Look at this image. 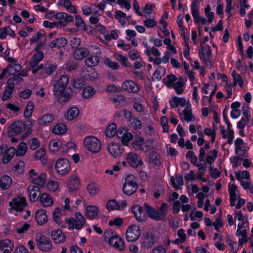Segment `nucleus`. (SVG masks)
I'll return each instance as SVG.
<instances>
[{"instance_id":"60","label":"nucleus","mask_w":253,"mask_h":253,"mask_svg":"<svg viewBox=\"0 0 253 253\" xmlns=\"http://www.w3.org/2000/svg\"><path fill=\"white\" fill-rule=\"evenodd\" d=\"M49 148L51 152H55L58 151L59 149V142L57 140L50 141Z\"/></svg>"},{"instance_id":"33","label":"nucleus","mask_w":253,"mask_h":253,"mask_svg":"<svg viewBox=\"0 0 253 253\" xmlns=\"http://www.w3.org/2000/svg\"><path fill=\"white\" fill-rule=\"evenodd\" d=\"M99 58L96 55H92L86 58L85 60V64L89 67L95 66L99 63Z\"/></svg>"},{"instance_id":"41","label":"nucleus","mask_w":253,"mask_h":253,"mask_svg":"<svg viewBox=\"0 0 253 253\" xmlns=\"http://www.w3.org/2000/svg\"><path fill=\"white\" fill-rule=\"evenodd\" d=\"M184 119L187 122H189L194 120V117L192 115L191 106L188 105L183 110Z\"/></svg>"},{"instance_id":"53","label":"nucleus","mask_w":253,"mask_h":253,"mask_svg":"<svg viewBox=\"0 0 253 253\" xmlns=\"http://www.w3.org/2000/svg\"><path fill=\"white\" fill-rule=\"evenodd\" d=\"M104 63L114 70L118 69L120 67V65L117 62L111 61L109 58H105Z\"/></svg>"},{"instance_id":"58","label":"nucleus","mask_w":253,"mask_h":253,"mask_svg":"<svg viewBox=\"0 0 253 253\" xmlns=\"http://www.w3.org/2000/svg\"><path fill=\"white\" fill-rule=\"evenodd\" d=\"M172 101L173 103H175V105H176V107H178V105L184 107L186 105V100L183 98L174 96L172 97Z\"/></svg>"},{"instance_id":"38","label":"nucleus","mask_w":253,"mask_h":253,"mask_svg":"<svg viewBox=\"0 0 253 253\" xmlns=\"http://www.w3.org/2000/svg\"><path fill=\"white\" fill-rule=\"evenodd\" d=\"M165 71L166 70L164 67L161 66L158 67L153 75V79L160 81L164 75Z\"/></svg>"},{"instance_id":"3","label":"nucleus","mask_w":253,"mask_h":253,"mask_svg":"<svg viewBox=\"0 0 253 253\" xmlns=\"http://www.w3.org/2000/svg\"><path fill=\"white\" fill-rule=\"evenodd\" d=\"M84 144L86 149L93 153H98L101 150V142L97 137L94 136L86 137L84 140Z\"/></svg>"},{"instance_id":"56","label":"nucleus","mask_w":253,"mask_h":253,"mask_svg":"<svg viewBox=\"0 0 253 253\" xmlns=\"http://www.w3.org/2000/svg\"><path fill=\"white\" fill-rule=\"evenodd\" d=\"M28 145L32 150H35L39 147L40 143L37 138H33L29 141Z\"/></svg>"},{"instance_id":"59","label":"nucleus","mask_w":253,"mask_h":253,"mask_svg":"<svg viewBox=\"0 0 253 253\" xmlns=\"http://www.w3.org/2000/svg\"><path fill=\"white\" fill-rule=\"evenodd\" d=\"M45 34V33L43 30H40L32 37V39L30 40L31 43L32 44L33 43L38 41V40L42 37H43Z\"/></svg>"},{"instance_id":"6","label":"nucleus","mask_w":253,"mask_h":253,"mask_svg":"<svg viewBox=\"0 0 253 253\" xmlns=\"http://www.w3.org/2000/svg\"><path fill=\"white\" fill-rule=\"evenodd\" d=\"M199 54L201 59L205 63L206 65L211 68V63L210 57L211 55V51L210 46L209 45L206 46L201 45Z\"/></svg>"},{"instance_id":"57","label":"nucleus","mask_w":253,"mask_h":253,"mask_svg":"<svg viewBox=\"0 0 253 253\" xmlns=\"http://www.w3.org/2000/svg\"><path fill=\"white\" fill-rule=\"evenodd\" d=\"M116 235L112 230L109 229L106 230L104 233V238L105 241L109 242L113 237Z\"/></svg>"},{"instance_id":"37","label":"nucleus","mask_w":253,"mask_h":253,"mask_svg":"<svg viewBox=\"0 0 253 253\" xmlns=\"http://www.w3.org/2000/svg\"><path fill=\"white\" fill-rule=\"evenodd\" d=\"M56 69L57 66L55 64L47 63L44 65L42 73L50 75L53 73Z\"/></svg>"},{"instance_id":"44","label":"nucleus","mask_w":253,"mask_h":253,"mask_svg":"<svg viewBox=\"0 0 253 253\" xmlns=\"http://www.w3.org/2000/svg\"><path fill=\"white\" fill-rule=\"evenodd\" d=\"M87 74L84 75V78L86 80L92 81L97 78L98 74L95 70L93 68H90L87 70Z\"/></svg>"},{"instance_id":"34","label":"nucleus","mask_w":253,"mask_h":253,"mask_svg":"<svg viewBox=\"0 0 253 253\" xmlns=\"http://www.w3.org/2000/svg\"><path fill=\"white\" fill-rule=\"evenodd\" d=\"M86 216L90 219L95 217L98 214V208L94 206H88L86 209Z\"/></svg>"},{"instance_id":"11","label":"nucleus","mask_w":253,"mask_h":253,"mask_svg":"<svg viewBox=\"0 0 253 253\" xmlns=\"http://www.w3.org/2000/svg\"><path fill=\"white\" fill-rule=\"evenodd\" d=\"M37 242L38 248L42 251L48 252L52 249L51 241L44 235L41 236L37 239Z\"/></svg>"},{"instance_id":"50","label":"nucleus","mask_w":253,"mask_h":253,"mask_svg":"<svg viewBox=\"0 0 253 253\" xmlns=\"http://www.w3.org/2000/svg\"><path fill=\"white\" fill-rule=\"evenodd\" d=\"M210 153L211 155L207 156V162L210 165H211L217 158L218 152L216 150H212L210 152Z\"/></svg>"},{"instance_id":"5","label":"nucleus","mask_w":253,"mask_h":253,"mask_svg":"<svg viewBox=\"0 0 253 253\" xmlns=\"http://www.w3.org/2000/svg\"><path fill=\"white\" fill-rule=\"evenodd\" d=\"M26 205V199L18 195L13 198L12 201L9 202V206L11 207V209L17 211H22Z\"/></svg>"},{"instance_id":"7","label":"nucleus","mask_w":253,"mask_h":253,"mask_svg":"<svg viewBox=\"0 0 253 253\" xmlns=\"http://www.w3.org/2000/svg\"><path fill=\"white\" fill-rule=\"evenodd\" d=\"M25 129V125L22 121L14 122L9 126L8 135L9 137H12L19 135Z\"/></svg>"},{"instance_id":"22","label":"nucleus","mask_w":253,"mask_h":253,"mask_svg":"<svg viewBox=\"0 0 253 253\" xmlns=\"http://www.w3.org/2000/svg\"><path fill=\"white\" fill-rule=\"evenodd\" d=\"M52 239L56 244H60L64 242L66 240L64 234L60 229L52 231L51 233Z\"/></svg>"},{"instance_id":"42","label":"nucleus","mask_w":253,"mask_h":253,"mask_svg":"<svg viewBox=\"0 0 253 253\" xmlns=\"http://www.w3.org/2000/svg\"><path fill=\"white\" fill-rule=\"evenodd\" d=\"M117 133V126L116 124L109 125L106 130V134L109 137H112Z\"/></svg>"},{"instance_id":"28","label":"nucleus","mask_w":253,"mask_h":253,"mask_svg":"<svg viewBox=\"0 0 253 253\" xmlns=\"http://www.w3.org/2000/svg\"><path fill=\"white\" fill-rule=\"evenodd\" d=\"M67 44V40L64 38H60L52 41L49 46L52 48L54 47H57L59 48L65 46Z\"/></svg>"},{"instance_id":"46","label":"nucleus","mask_w":253,"mask_h":253,"mask_svg":"<svg viewBox=\"0 0 253 253\" xmlns=\"http://www.w3.org/2000/svg\"><path fill=\"white\" fill-rule=\"evenodd\" d=\"M232 76L234 79L233 85L236 86L237 84H238L240 86L242 87L243 85V81L241 76L238 74L235 71L232 73Z\"/></svg>"},{"instance_id":"19","label":"nucleus","mask_w":253,"mask_h":253,"mask_svg":"<svg viewBox=\"0 0 253 253\" xmlns=\"http://www.w3.org/2000/svg\"><path fill=\"white\" fill-rule=\"evenodd\" d=\"M199 1L198 0H194L191 5L192 15L195 23H200L202 18L199 15Z\"/></svg>"},{"instance_id":"14","label":"nucleus","mask_w":253,"mask_h":253,"mask_svg":"<svg viewBox=\"0 0 253 253\" xmlns=\"http://www.w3.org/2000/svg\"><path fill=\"white\" fill-rule=\"evenodd\" d=\"M21 70V66L19 64H14L7 66L4 69L0 75V80L2 79L7 74L8 76L13 75Z\"/></svg>"},{"instance_id":"52","label":"nucleus","mask_w":253,"mask_h":253,"mask_svg":"<svg viewBox=\"0 0 253 253\" xmlns=\"http://www.w3.org/2000/svg\"><path fill=\"white\" fill-rule=\"evenodd\" d=\"M87 190L89 194L94 196L99 191V189L95 183H90L87 187Z\"/></svg>"},{"instance_id":"36","label":"nucleus","mask_w":253,"mask_h":253,"mask_svg":"<svg viewBox=\"0 0 253 253\" xmlns=\"http://www.w3.org/2000/svg\"><path fill=\"white\" fill-rule=\"evenodd\" d=\"M67 130V126L64 124H59L54 126L52 132L56 134H62Z\"/></svg>"},{"instance_id":"62","label":"nucleus","mask_w":253,"mask_h":253,"mask_svg":"<svg viewBox=\"0 0 253 253\" xmlns=\"http://www.w3.org/2000/svg\"><path fill=\"white\" fill-rule=\"evenodd\" d=\"M30 225L25 223L22 226L18 225L16 228V232L19 234H22L27 231L30 228Z\"/></svg>"},{"instance_id":"24","label":"nucleus","mask_w":253,"mask_h":253,"mask_svg":"<svg viewBox=\"0 0 253 253\" xmlns=\"http://www.w3.org/2000/svg\"><path fill=\"white\" fill-rule=\"evenodd\" d=\"M35 219L39 225H42L47 221V216L45 211L39 210L36 212Z\"/></svg>"},{"instance_id":"32","label":"nucleus","mask_w":253,"mask_h":253,"mask_svg":"<svg viewBox=\"0 0 253 253\" xmlns=\"http://www.w3.org/2000/svg\"><path fill=\"white\" fill-rule=\"evenodd\" d=\"M14 88V83L11 84L7 81L6 88L2 97L3 101H6L9 98L13 91Z\"/></svg>"},{"instance_id":"17","label":"nucleus","mask_w":253,"mask_h":253,"mask_svg":"<svg viewBox=\"0 0 253 253\" xmlns=\"http://www.w3.org/2000/svg\"><path fill=\"white\" fill-rule=\"evenodd\" d=\"M122 88L125 90L131 93H136L140 90L138 85L131 80H127L124 82L122 84Z\"/></svg>"},{"instance_id":"4","label":"nucleus","mask_w":253,"mask_h":253,"mask_svg":"<svg viewBox=\"0 0 253 253\" xmlns=\"http://www.w3.org/2000/svg\"><path fill=\"white\" fill-rule=\"evenodd\" d=\"M138 188L135 178L132 175L127 176L123 186V191L127 195H131L135 192Z\"/></svg>"},{"instance_id":"30","label":"nucleus","mask_w":253,"mask_h":253,"mask_svg":"<svg viewBox=\"0 0 253 253\" xmlns=\"http://www.w3.org/2000/svg\"><path fill=\"white\" fill-rule=\"evenodd\" d=\"M40 202L43 207L50 206L53 203L52 198L46 193H43L41 195Z\"/></svg>"},{"instance_id":"55","label":"nucleus","mask_w":253,"mask_h":253,"mask_svg":"<svg viewBox=\"0 0 253 253\" xmlns=\"http://www.w3.org/2000/svg\"><path fill=\"white\" fill-rule=\"evenodd\" d=\"M118 202H117L116 200H109L107 202L106 204V208L109 211H112L114 210H118L119 208L118 207Z\"/></svg>"},{"instance_id":"43","label":"nucleus","mask_w":253,"mask_h":253,"mask_svg":"<svg viewBox=\"0 0 253 253\" xmlns=\"http://www.w3.org/2000/svg\"><path fill=\"white\" fill-rule=\"evenodd\" d=\"M95 93V90L91 86H88L84 89L82 96L84 98H89Z\"/></svg>"},{"instance_id":"63","label":"nucleus","mask_w":253,"mask_h":253,"mask_svg":"<svg viewBox=\"0 0 253 253\" xmlns=\"http://www.w3.org/2000/svg\"><path fill=\"white\" fill-rule=\"evenodd\" d=\"M133 138L132 134L128 132H126L121 139L122 142L124 145H126L128 142Z\"/></svg>"},{"instance_id":"12","label":"nucleus","mask_w":253,"mask_h":253,"mask_svg":"<svg viewBox=\"0 0 253 253\" xmlns=\"http://www.w3.org/2000/svg\"><path fill=\"white\" fill-rule=\"evenodd\" d=\"M126 160L130 166L133 168H137L138 166L144 167V163L139 156L136 153L133 152L128 153L127 154Z\"/></svg>"},{"instance_id":"10","label":"nucleus","mask_w":253,"mask_h":253,"mask_svg":"<svg viewBox=\"0 0 253 253\" xmlns=\"http://www.w3.org/2000/svg\"><path fill=\"white\" fill-rule=\"evenodd\" d=\"M124 115L125 118L128 120L130 126L135 129L142 127L141 122L137 118L133 117L131 112L124 110Z\"/></svg>"},{"instance_id":"2","label":"nucleus","mask_w":253,"mask_h":253,"mask_svg":"<svg viewBox=\"0 0 253 253\" xmlns=\"http://www.w3.org/2000/svg\"><path fill=\"white\" fill-rule=\"evenodd\" d=\"M144 207L150 217L152 219L157 221L166 220L168 212V205L166 203H163L158 210H156L146 203H144Z\"/></svg>"},{"instance_id":"35","label":"nucleus","mask_w":253,"mask_h":253,"mask_svg":"<svg viewBox=\"0 0 253 253\" xmlns=\"http://www.w3.org/2000/svg\"><path fill=\"white\" fill-rule=\"evenodd\" d=\"M27 144L24 142H21L18 146L17 151L15 150V155L17 157L24 156L27 152Z\"/></svg>"},{"instance_id":"13","label":"nucleus","mask_w":253,"mask_h":253,"mask_svg":"<svg viewBox=\"0 0 253 253\" xmlns=\"http://www.w3.org/2000/svg\"><path fill=\"white\" fill-rule=\"evenodd\" d=\"M131 211L135 215L136 219L142 222L144 221L147 217L146 211H144L143 208L139 205H135L132 207Z\"/></svg>"},{"instance_id":"9","label":"nucleus","mask_w":253,"mask_h":253,"mask_svg":"<svg viewBox=\"0 0 253 253\" xmlns=\"http://www.w3.org/2000/svg\"><path fill=\"white\" fill-rule=\"evenodd\" d=\"M126 239L128 242L136 241L140 235L139 227L136 225L129 226L126 232Z\"/></svg>"},{"instance_id":"16","label":"nucleus","mask_w":253,"mask_h":253,"mask_svg":"<svg viewBox=\"0 0 253 253\" xmlns=\"http://www.w3.org/2000/svg\"><path fill=\"white\" fill-rule=\"evenodd\" d=\"M67 186L70 191L74 192L78 190L80 187L79 178L76 175L69 177Z\"/></svg>"},{"instance_id":"49","label":"nucleus","mask_w":253,"mask_h":253,"mask_svg":"<svg viewBox=\"0 0 253 253\" xmlns=\"http://www.w3.org/2000/svg\"><path fill=\"white\" fill-rule=\"evenodd\" d=\"M144 139L138 137L132 142V146L135 150H139L142 144H144Z\"/></svg>"},{"instance_id":"47","label":"nucleus","mask_w":253,"mask_h":253,"mask_svg":"<svg viewBox=\"0 0 253 253\" xmlns=\"http://www.w3.org/2000/svg\"><path fill=\"white\" fill-rule=\"evenodd\" d=\"M229 193L230 195V199L236 200L239 196L236 193L237 191V186L235 184L229 185Z\"/></svg>"},{"instance_id":"1","label":"nucleus","mask_w":253,"mask_h":253,"mask_svg":"<svg viewBox=\"0 0 253 253\" xmlns=\"http://www.w3.org/2000/svg\"><path fill=\"white\" fill-rule=\"evenodd\" d=\"M69 78L66 75H62L54 84L53 89L54 98L60 103L63 104L70 100L72 96V90L67 86Z\"/></svg>"},{"instance_id":"54","label":"nucleus","mask_w":253,"mask_h":253,"mask_svg":"<svg viewBox=\"0 0 253 253\" xmlns=\"http://www.w3.org/2000/svg\"><path fill=\"white\" fill-rule=\"evenodd\" d=\"M24 163L22 161H19L15 165L13 170L18 173H22L24 172Z\"/></svg>"},{"instance_id":"45","label":"nucleus","mask_w":253,"mask_h":253,"mask_svg":"<svg viewBox=\"0 0 253 253\" xmlns=\"http://www.w3.org/2000/svg\"><path fill=\"white\" fill-rule=\"evenodd\" d=\"M150 161L156 166H160L161 162L158 154L155 152H152L149 154Z\"/></svg>"},{"instance_id":"25","label":"nucleus","mask_w":253,"mask_h":253,"mask_svg":"<svg viewBox=\"0 0 253 253\" xmlns=\"http://www.w3.org/2000/svg\"><path fill=\"white\" fill-rule=\"evenodd\" d=\"M12 183V178L7 175H3L0 179V187L3 190L8 189Z\"/></svg>"},{"instance_id":"15","label":"nucleus","mask_w":253,"mask_h":253,"mask_svg":"<svg viewBox=\"0 0 253 253\" xmlns=\"http://www.w3.org/2000/svg\"><path fill=\"white\" fill-rule=\"evenodd\" d=\"M107 149L110 155L114 158L120 157L123 152V149L121 148V145L116 143H111L108 144Z\"/></svg>"},{"instance_id":"26","label":"nucleus","mask_w":253,"mask_h":253,"mask_svg":"<svg viewBox=\"0 0 253 253\" xmlns=\"http://www.w3.org/2000/svg\"><path fill=\"white\" fill-rule=\"evenodd\" d=\"M80 113V110L78 108L74 107L71 108L65 114V118L69 121L73 120L76 119Z\"/></svg>"},{"instance_id":"39","label":"nucleus","mask_w":253,"mask_h":253,"mask_svg":"<svg viewBox=\"0 0 253 253\" xmlns=\"http://www.w3.org/2000/svg\"><path fill=\"white\" fill-rule=\"evenodd\" d=\"M45 177L46 174L44 173H42L39 174L37 177L34 178V180L33 181V182L36 184L39 185L42 187L44 186L45 184Z\"/></svg>"},{"instance_id":"51","label":"nucleus","mask_w":253,"mask_h":253,"mask_svg":"<svg viewBox=\"0 0 253 253\" xmlns=\"http://www.w3.org/2000/svg\"><path fill=\"white\" fill-rule=\"evenodd\" d=\"M115 18L119 20L120 22L123 24H125L126 22V14L121 10L116 11Z\"/></svg>"},{"instance_id":"31","label":"nucleus","mask_w":253,"mask_h":253,"mask_svg":"<svg viewBox=\"0 0 253 253\" xmlns=\"http://www.w3.org/2000/svg\"><path fill=\"white\" fill-rule=\"evenodd\" d=\"M75 228L79 230L82 228L85 223V219L80 212H76L75 213Z\"/></svg>"},{"instance_id":"27","label":"nucleus","mask_w":253,"mask_h":253,"mask_svg":"<svg viewBox=\"0 0 253 253\" xmlns=\"http://www.w3.org/2000/svg\"><path fill=\"white\" fill-rule=\"evenodd\" d=\"M88 53V51L86 48H77L73 53V57L76 60H81L86 57Z\"/></svg>"},{"instance_id":"21","label":"nucleus","mask_w":253,"mask_h":253,"mask_svg":"<svg viewBox=\"0 0 253 253\" xmlns=\"http://www.w3.org/2000/svg\"><path fill=\"white\" fill-rule=\"evenodd\" d=\"M28 192L29 194L30 199L35 202L38 200L40 195V188L37 186H30L28 188Z\"/></svg>"},{"instance_id":"48","label":"nucleus","mask_w":253,"mask_h":253,"mask_svg":"<svg viewBox=\"0 0 253 253\" xmlns=\"http://www.w3.org/2000/svg\"><path fill=\"white\" fill-rule=\"evenodd\" d=\"M63 6L66 10L69 12L73 13H76L77 10L75 6L72 5L70 0H64L63 2Z\"/></svg>"},{"instance_id":"61","label":"nucleus","mask_w":253,"mask_h":253,"mask_svg":"<svg viewBox=\"0 0 253 253\" xmlns=\"http://www.w3.org/2000/svg\"><path fill=\"white\" fill-rule=\"evenodd\" d=\"M223 222L222 221L221 214L215 219V222H212V225L214 227L215 229L217 231H219V228L223 226Z\"/></svg>"},{"instance_id":"20","label":"nucleus","mask_w":253,"mask_h":253,"mask_svg":"<svg viewBox=\"0 0 253 253\" xmlns=\"http://www.w3.org/2000/svg\"><path fill=\"white\" fill-rule=\"evenodd\" d=\"M13 247V244L10 240H0V253H10Z\"/></svg>"},{"instance_id":"18","label":"nucleus","mask_w":253,"mask_h":253,"mask_svg":"<svg viewBox=\"0 0 253 253\" xmlns=\"http://www.w3.org/2000/svg\"><path fill=\"white\" fill-rule=\"evenodd\" d=\"M156 242V237L151 232L147 233L141 243L143 247L149 249L152 247Z\"/></svg>"},{"instance_id":"40","label":"nucleus","mask_w":253,"mask_h":253,"mask_svg":"<svg viewBox=\"0 0 253 253\" xmlns=\"http://www.w3.org/2000/svg\"><path fill=\"white\" fill-rule=\"evenodd\" d=\"M183 86V78H179L178 81L173 84V87L174 88L177 94H181L183 91L182 87Z\"/></svg>"},{"instance_id":"29","label":"nucleus","mask_w":253,"mask_h":253,"mask_svg":"<svg viewBox=\"0 0 253 253\" xmlns=\"http://www.w3.org/2000/svg\"><path fill=\"white\" fill-rule=\"evenodd\" d=\"M15 153V148L14 147H10L6 150L3 156L2 162L3 164H7L9 162Z\"/></svg>"},{"instance_id":"8","label":"nucleus","mask_w":253,"mask_h":253,"mask_svg":"<svg viewBox=\"0 0 253 253\" xmlns=\"http://www.w3.org/2000/svg\"><path fill=\"white\" fill-rule=\"evenodd\" d=\"M55 169L59 174L65 175L71 169L70 162L66 159H59L56 162Z\"/></svg>"},{"instance_id":"23","label":"nucleus","mask_w":253,"mask_h":253,"mask_svg":"<svg viewBox=\"0 0 253 253\" xmlns=\"http://www.w3.org/2000/svg\"><path fill=\"white\" fill-rule=\"evenodd\" d=\"M54 119V115L47 113L42 115L38 119V123L41 126H46L51 123Z\"/></svg>"},{"instance_id":"64","label":"nucleus","mask_w":253,"mask_h":253,"mask_svg":"<svg viewBox=\"0 0 253 253\" xmlns=\"http://www.w3.org/2000/svg\"><path fill=\"white\" fill-rule=\"evenodd\" d=\"M47 188L51 191H55L58 187V184L57 181L51 180L47 184Z\"/></svg>"}]
</instances>
